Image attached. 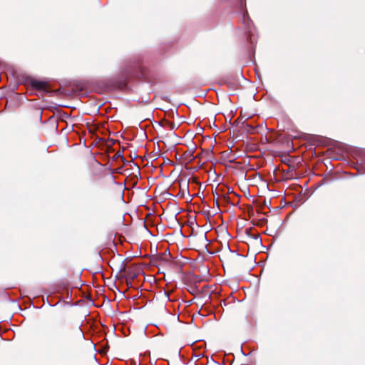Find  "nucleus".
Returning a JSON list of instances; mask_svg holds the SVG:
<instances>
[{
    "label": "nucleus",
    "mask_w": 365,
    "mask_h": 365,
    "mask_svg": "<svg viewBox=\"0 0 365 365\" xmlns=\"http://www.w3.org/2000/svg\"><path fill=\"white\" fill-rule=\"evenodd\" d=\"M31 85L33 87L36 88L38 90H44L46 87V84L45 82L39 81H33Z\"/></svg>",
    "instance_id": "1"
}]
</instances>
